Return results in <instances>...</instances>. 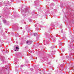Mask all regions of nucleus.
Here are the masks:
<instances>
[{
  "mask_svg": "<svg viewBox=\"0 0 74 74\" xmlns=\"http://www.w3.org/2000/svg\"><path fill=\"white\" fill-rule=\"evenodd\" d=\"M32 43V41L31 40H27V41L26 44L28 45H30Z\"/></svg>",
  "mask_w": 74,
  "mask_h": 74,
  "instance_id": "obj_1",
  "label": "nucleus"
},
{
  "mask_svg": "<svg viewBox=\"0 0 74 74\" xmlns=\"http://www.w3.org/2000/svg\"><path fill=\"white\" fill-rule=\"evenodd\" d=\"M34 36H37V33H34Z\"/></svg>",
  "mask_w": 74,
  "mask_h": 74,
  "instance_id": "obj_2",
  "label": "nucleus"
},
{
  "mask_svg": "<svg viewBox=\"0 0 74 74\" xmlns=\"http://www.w3.org/2000/svg\"><path fill=\"white\" fill-rule=\"evenodd\" d=\"M3 23H5L6 22V20H4L3 21Z\"/></svg>",
  "mask_w": 74,
  "mask_h": 74,
  "instance_id": "obj_3",
  "label": "nucleus"
},
{
  "mask_svg": "<svg viewBox=\"0 0 74 74\" xmlns=\"http://www.w3.org/2000/svg\"><path fill=\"white\" fill-rule=\"evenodd\" d=\"M16 48L17 49H19V48H18V47H16Z\"/></svg>",
  "mask_w": 74,
  "mask_h": 74,
  "instance_id": "obj_4",
  "label": "nucleus"
},
{
  "mask_svg": "<svg viewBox=\"0 0 74 74\" xmlns=\"http://www.w3.org/2000/svg\"><path fill=\"white\" fill-rule=\"evenodd\" d=\"M67 59H70V58L69 57H67Z\"/></svg>",
  "mask_w": 74,
  "mask_h": 74,
  "instance_id": "obj_5",
  "label": "nucleus"
},
{
  "mask_svg": "<svg viewBox=\"0 0 74 74\" xmlns=\"http://www.w3.org/2000/svg\"><path fill=\"white\" fill-rule=\"evenodd\" d=\"M15 51H16V50H15Z\"/></svg>",
  "mask_w": 74,
  "mask_h": 74,
  "instance_id": "obj_6",
  "label": "nucleus"
},
{
  "mask_svg": "<svg viewBox=\"0 0 74 74\" xmlns=\"http://www.w3.org/2000/svg\"><path fill=\"white\" fill-rule=\"evenodd\" d=\"M0 18H1V16H0Z\"/></svg>",
  "mask_w": 74,
  "mask_h": 74,
  "instance_id": "obj_7",
  "label": "nucleus"
},
{
  "mask_svg": "<svg viewBox=\"0 0 74 74\" xmlns=\"http://www.w3.org/2000/svg\"><path fill=\"white\" fill-rule=\"evenodd\" d=\"M17 51H18V50H17Z\"/></svg>",
  "mask_w": 74,
  "mask_h": 74,
  "instance_id": "obj_8",
  "label": "nucleus"
}]
</instances>
